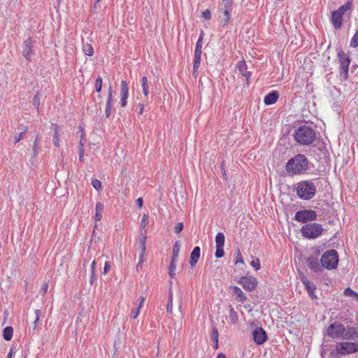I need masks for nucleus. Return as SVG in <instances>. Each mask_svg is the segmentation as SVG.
Returning a JSON list of instances; mask_svg holds the SVG:
<instances>
[{
  "mask_svg": "<svg viewBox=\"0 0 358 358\" xmlns=\"http://www.w3.org/2000/svg\"><path fill=\"white\" fill-rule=\"evenodd\" d=\"M201 15L206 20H210L211 18V12L209 9H206L202 12Z\"/></svg>",
  "mask_w": 358,
  "mask_h": 358,
  "instance_id": "09e8293b",
  "label": "nucleus"
},
{
  "mask_svg": "<svg viewBox=\"0 0 358 358\" xmlns=\"http://www.w3.org/2000/svg\"><path fill=\"white\" fill-rule=\"evenodd\" d=\"M127 99H128V96L121 95L120 104H121L122 107H125L127 106Z\"/></svg>",
  "mask_w": 358,
  "mask_h": 358,
  "instance_id": "4d7b16f0",
  "label": "nucleus"
},
{
  "mask_svg": "<svg viewBox=\"0 0 358 358\" xmlns=\"http://www.w3.org/2000/svg\"><path fill=\"white\" fill-rule=\"evenodd\" d=\"M178 262V259L171 257V263L169 268L176 269V263Z\"/></svg>",
  "mask_w": 358,
  "mask_h": 358,
  "instance_id": "6e6d98bb",
  "label": "nucleus"
},
{
  "mask_svg": "<svg viewBox=\"0 0 358 358\" xmlns=\"http://www.w3.org/2000/svg\"><path fill=\"white\" fill-rule=\"evenodd\" d=\"M352 10V0H348L346 3L341 6L336 10L343 16L347 12H349V15H350Z\"/></svg>",
  "mask_w": 358,
  "mask_h": 358,
  "instance_id": "aec40b11",
  "label": "nucleus"
},
{
  "mask_svg": "<svg viewBox=\"0 0 358 358\" xmlns=\"http://www.w3.org/2000/svg\"><path fill=\"white\" fill-rule=\"evenodd\" d=\"M238 282L247 291L255 290L257 286V280L253 276H243Z\"/></svg>",
  "mask_w": 358,
  "mask_h": 358,
  "instance_id": "9b49d317",
  "label": "nucleus"
},
{
  "mask_svg": "<svg viewBox=\"0 0 358 358\" xmlns=\"http://www.w3.org/2000/svg\"><path fill=\"white\" fill-rule=\"evenodd\" d=\"M180 241H178L173 245V254H172L171 257L178 259V255L180 252Z\"/></svg>",
  "mask_w": 358,
  "mask_h": 358,
  "instance_id": "2f4dec72",
  "label": "nucleus"
},
{
  "mask_svg": "<svg viewBox=\"0 0 358 358\" xmlns=\"http://www.w3.org/2000/svg\"><path fill=\"white\" fill-rule=\"evenodd\" d=\"M320 255V250L316 249L314 252L306 259L308 268L315 273H320L322 271V266L319 262L318 257Z\"/></svg>",
  "mask_w": 358,
  "mask_h": 358,
  "instance_id": "9d476101",
  "label": "nucleus"
},
{
  "mask_svg": "<svg viewBox=\"0 0 358 358\" xmlns=\"http://www.w3.org/2000/svg\"><path fill=\"white\" fill-rule=\"evenodd\" d=\"M358 352V343L352 342H338L335 349L330 352L331 357L336 358L338 355H346Z\"/></svg>",
  "mask_w": 358,
  "mask_h": 358,
  "instance_id": "20e7f679",
  "label": "nucleus"
},
{
  "mask_svg": "<svg viewBox=\"0 0 358 358\" xmlns=\"http://www.w3.org/2000/svg\"><path fill=\"white\" fill-rule=\"evenodd\" d=\"M224 235L222 232H218L215 236L216 246H224Z\"/></svg>",
  "mask_w": 358,
  "mask_h": 358,
  "instance_id": "c85d7f7f",
  "label": "nucleus"
},
{
  "mask_svg": "<svg viewBox=\"0 0 358 358\" xmlns=\"http://www.w3.org/2000/svg\"><path fill=\"white\" fill-rule=\"evenodd\" d=\"M337 58L340 64L339 73L343 81H345L348 78L349 65L351 59L348 53L341 50L337 54Z\"/></svg>",
  "mask_w": 358,
  "mask_h": 358,
  "instance_id": "0eeeda50",
  "label": "nucleus"
},
{
  "mask_svg": "<svg viewBox=\"0 0 358 358\" xmlns=\"http://www.w3.org/2000/svg\"><path fill=\"white\" fill-rule=\"evenodd\" d=\"M343 16L337 10L331 13V22L335 29H340L343 25Z\"/></svg>",
  "mask_w": 358,
  "mask_h": 358,
  "instance_id": "2eb2a0df",
  "label": "nucleus"
},
{
  "mask_svg": "<svg viewBox=\"0 0 358 358\" xmlns=\"http://www.w3.org/2000/svg\"><path fill=\"white\" fill-rule=\"evenodd\" d=\"M345 325L339 322L331 323L327 329L326 334L331 338H343L345 333Z\"/></svg>",
  "mask_w": 358,
  "mask_h": 358,
  "instance_id": "6e6552de",
  "label": "nucleus"
},
{
  "mask_svg": "<svg viewBox=\"0 0 358 358\" xmlns=\"http://www.w3.org/2000/svg\"><path fill=\"white\" fill-rule=\"evenodd\" d=\"M233 293L237 296V300L241 303H244L247 300V297L243 292L241 289L237 286L233 287Z\"/></svg>",
  "mask_w": 358,
  "mask_h": 358,
  "instance_id": "4be33fe9",
  "label": "nucleus"
},
{
  "mask_svg": "<svg viewBox=\"0 0 358 358\" xmlns=\"http://www.w3.org/2000/svg\"><path fill=\"white\" fill-rule=\"evenodd\" d=\"M324 229L321 224L310 222L303 225L301 229L302 236L308 239H315L322 235Z\"/></svg>",
  "mask_w": 358,
  "mask_h": 358,
  "instance_id": "423d86ee",
  "label": "nucleus"
},
{
  "mask_svg": "<svg viewBox=\"0 0 358 358\" xmlns=\"http://www.w3.org/2000/svg\"><path fill=\"white\" fill-rule=\"evenodd\" d=\"M301 281L302 282V283L303 284V285L305 287L308 286V285L311 284L312 282H310L308 278L306 277V276H302L301 278Z\"/></svg>",
  "mask_w": 358,
  "mask_h": 358,
  "instance_id": "052dcab7",
  "label": "nucleus"
},
{
  "mask_svg": "<svg viewBox=\"0 0 358 358\" xmlns=\"http://www.w3.org/2000/svg\"><path fill=\"white\" fill-rule=\"evenodd\" d=\"M141 85L143 89V93L144 96H147L148 95V79L145 76H143L141 78Z\"/></svg>",
  "mask_w": 358,
  "mask_h": 358,
  "instance_id": "7c9ffc66",
  "label": "nucleus"
},
{
  "mask_svg": "<svg viewBox=\"0 0 358 358\" xmlns=\"http://www.w3.org/2000/svg\"><path fill=\"white\" fill-rule=\"evenodd\" d=\"M138 108H139L138 114H139V115L143 114V109H144V104H143V103H138Z\"/></svg>",
  "mask_w": 358,
  "mask_h": 358,
  "instance_id": "338daca9",
  "label": "nucleus"
},
{
  "mask_svg": "<svg viewBox=\"0 0 358 358\" xmlns=\"http://www.w3.org/2000/svg\"><path fill=\"white\" fill-rule=\"evenodd\" d=\"M294 189L299 199L309 201L316 195L317 186L313 180H303L296 184Z\"/></svg>",
  "mask_w": 358,
  "mask_h": 358,
  "instance_id": "f03ea898",
  "label": "nucleus"
},
{
  "mask_svg": "<svg viewBox=\"0 0 358 358\" xmlns=\"http://www.w3.org/2000/svg\"><path fill=\"white\" fill-rule=\"evenodd\" d=\"M145 241L146 235L145 234H141L139 237V243L142 249V252H144L145 250Z\"/></svg>",
  "mask_w": 358,
  "mask_h": 358,
  "instance_id": "c9c22d12",
  "label": "nucleus"
},
{
  "mask_svg": "<svg viewBox=\"0 0 358 358\" xmlns=\"http://www.w3.org/2000/svg\"><path fill=\"white\" fill-rule=\"evenodd\" d=\"M201 254V249L199 246H196L194 248L193 250L191 252L190 258H189V264L191 266H194L198 262Z\"/></svg>",
  "mask_w": 358,
  "mask_h": 358,
  "instance_id": "6ab92c4d",
  "label": "nucleus"
},
{
  "mask_svg": "<svg viewBox=\"0 0 358 358\" xmlns=\"http://www.w3.org/2000/svg\"><path fill=\"white\" fill-rule=\"evenodd\" d=\"M173 310V292L171 289L169 290V301L166 306V311L169 313H172Z\"/></svg>",
  "mask_w": 358,
  "mask_h": 358,
  "instance_id": "473e14b6",
  "label": "nucleus"
},
{
  "mask_svg": "<svg viewBox=\"0 0 358 358\" xmlns=\"http://www.w3.org/2000/svg\"><path fill=\"white\" fill-rule=\"evenodd\" d=\"M92 185L97 191H99L101 189V182L97 179L93 180L92 181Z\"/></svg>",
  "mask_w": 358,
  "mask_h": 358,
  "instance_id": "c03bdc74",
  "label": "nucleus"
},
{
  "mask_svg": "<svg viewBox=\"0 0 358 358\" xmlns=\"http://www.w3.org/2000/svg\"><path fill=\"white\" fill-rule=\"evenodd\" d=\"M358 337V329L355 327L348 326L345 328L343 340H355Z\"/></svg>",
  "mask_w": 358,
  "mask_h": 358,
  "instance_id": "f3484780",
  "label": "nucleus"
},
{
  "mask_svg": "<svg viewBox=\"0 0 358 358\" xmlns=\"http://www.w3.org/2000/svg\"><path fill=\"white\" fill-rule=\"evenodd\" d=\"M321 266L322 268L328 270L336 269L338 264V253L334 249L326 251L320 259Z\"/></svg>",
  "mask_w": 358,
  "mask_h": 358,
  "instance_id": "39448f33",
  "label": "nucleus"
},
{
  "mask_svg": "<svg viewBox=\"0 0 358 358\" xmlns=\"http://www.w3.org/2000/svg\"><path fill=\"white\" fill-rule=\"evenodd\" d=\"M103 211V204L101 202H97L96 204V213L94 220L96 222L101 220L102 217V213Z\"/></svg>",
  "mask_w": 358,
  "mask_h": 358,
  "instance_id": "5701e85b",
  "label": "nucleus"
},
{
  "mask_svg": "<svg viewBox=\"0 0 358 358\" xmlns=\"http://www.w3.org/2000/svg\"><path fill=\"white\" fill-rule=\"evenodd\" d=\"M83 51L85 53V55L88 56H92L94 54V49L92 46L89 43L83 45Z\"/></svg>",
  "mask_w": 358,
  "mask_h": 358,
  "instance_id": "f704fd0d",
  "label": "nucleus"
},
{
  "mask_svg": "<svg viewBox=\"0 0 358 358\" xmlns=\"http://www.w3.org/2000/svg\"><path fill=\"white\" fill-rule=\"evenodd\" d=\"M218 337H219L218 331L215 327H213L212 329L211 338L214 343V348L215 349H217L219 347Z\"/></svg>",
  "mask_w": 358,
  "mask_h": 358,
  "instance_id": "bb28decb",
  "label": "nucleus"
},
{
  "mask_svg": "<svg viewBox=\"0 0 358 358\" xmlns=\"http://www.w3.org/2000/svg\"><path fill=\"white\" fill-rule=\"evenodd\" d=\"M183 227H184V225H183L182 222L177 223L174 228L175 233L179 234L180 232L182 231V230L183 229Z\"/></svg>",
  "mask_w": 358,
  "mask_h": 358,
  "instance_id": "de8ad7c7",
  "label": "nucleus"
},
{
  "mask_svg": "<svg viewBox=\"0 0 358 358\" xmlns=\"http://www.w3.org/2000/svg\"><path fill=\"white\" fill-rule=\"evenodd\" d=\"M350 46L355 48L358 47V29L356 31L351 39Z\"/></svg>",
  "mask_w": 358,
  "mask_h": 358,
  "instance_id": "e433bc0d",
  "label": "nucleus"
},
{
  "mask_svg": "<svg viewBox=\"0 0 358 358\" xmlns=\"http://www.w3.org/2000/svg\"><path fill=\"white\" fill-rule=\"evenodd\" d=\"M113 98H110V96H108L105 110V115L106 117H109L110 116L111 110L113 108Z\"/></svg>",
  "mask_w": 358,
  "mask_h": 358,
  "instance_id": "b1692460",
  "label": "nucleus"
},
{
  "mask_svg": "<svg viewBox=\"0 0 358 358\" xmlns=\"http://www.w3.org/2000/svg\"><path fill=\"white\" fill-rule=\"evenodd\" d=\"M201 54L194 53V65H193V74H196L201 64Z\"/></svg>",
  "mask_w": 358,
  "mask_h": 358,
  "instance_id": "393cba45",
  "label": "nucleus"
},
{
  "mask_svg": "<svg viewBox=\"0 0 358 358\" xmlns=\"http://www.w3.org/2000/svg\"><path fill=\"white\" fill-rule=\"evenodd\" d=\"M279 97V93L278 91L273 90L267 94L264 99V102L266 105H272L275 103Z\"/></svg>",
  "mask_w": 358,
  "mask_h": 358,
  "instance_id": "a211bd4d",
  "label": "nucleus"
},
{
  "mask_svg": "<svg viewBox=\"0 0 358 358\" xmlns=\"http://www.w3.org/2000/svg\"><path fill=\"white\" fill-rule=\"evenodd\" d=\"M35 314H36V318L34 321V326H33V329H35L37 327V324L38 323V320H39V318H40V315H41V310H35Z\"/></svg>",
  "mask_w": 358,
  "mask_h": 358,
  "instance_id": "a18cd8bd",
  "label": "nucleus"
},
{
  "mask_svg": "<svg viewBox=\"0 0 358 358\" xmlns=\"http://www.w3.org/2000/svg\"><path fill=\"white\" fill-rule=\"evenodd\" d=\"M344 293L346 296H355L358 299V294L354 290L351 289L350 287L346 288L344 291Z\"/></svg>",
  "mask_w": 358,
  "mask_h": 358,
  "instance_id": "ea45409f",
  "label": "nucleus"
},
{
  "mask_svg": "<svg viewBox=\"0 0 358 358\" xmlns=\"http://www.w3.org/2000/svg\"><path fill=\"white\" fill-rule=\"evenodd\" d=\"M305 287L311 299H314L317 298L316 295L315 294L316 286L314 285V283L312 282Z\"/></svg>",
  "mask_w": 358,
  "mask_h": 358,
  "instance_id": "c756f323",
  "label": "nucleus"
},
{
  "mask_svg": "<svg viewBox=\"0 0 358 358\" xmlns=\"http://www.w3.org/2000/svg\"><path fill=\"white\" fill-rule=\"evenodd\" d=\"M33 104L35 108L38 110L40 106V97L38 93H37L33 99Z\"/></svg>",
  "mask_w": 358,
  "mask_h": 358,
  "instance_id": "a19ab883",
  "label": "nucleus"
},
{
  "mask_svg": "<svg viewBox=\"0 0 358 358\" xmlns=\"http://www.w3.org/2000/svg\"><path fill=\"white\" fill-rule=\"evenodd\" d=\"M237 68L242 76L245 78V84L248 86L252 73L250 71H247V66L245 61L242 60L238 62L237 64Z\"/></svg>",
  "mask_w": 358,
  "mask_h": 358,
  "instance_id": "dca6fc26",
  "label": "nucleus"
},
{
  "mask_svg": "<svg viewBox=\"0 0 358 358\" xmlns=\"http://www.w3.org/2000/svg\"><path fill=\"white\" fill-rule=\"evenodd\" d=\"M310 150L317 155L320 158H321L322 155H325L327 152L325 143L320 138H315V140L312 143Z\"/></svg>",
  "mask_w": 358,
  "mask_h": 358,
  "instance_id": "f8f14e48",
  "label": "nucleus"
},
{
  "mask_svg": "<svg viewBox=\"0 0 358 358\" xmlns=\"http://www.w3.org/2000/svg\"><path fill=\"white\" fill-rule=\"evenodd\" d=\"M233 4V0H222V5L224 8H231Z\"/></svg>",
  "mask_w": 358,
  "mask_h": 358,
  "instance_id": "3c124183",
  "label": "nucleus"
},
{
  "mask_svg": "<svg viewBox=\"0 0 358 358\" xmlns=\"http://www.w3.org/2000/svg\"><path fill=\"white\" fill-rule=\"evenodd\" d=\"M48 283H45L43 285L41 290H40V293L41 294L42 296H44L47 291H48Z\"/></svg>",
  "mask_w": 358,
  "mask_h": 358,
  "instance_id": "13d9d810",
  "label": "nucleus"
},
{
  "mask_svg": "<svg viewBox=\"0 0 358 358\" xmlns=\"http://www.w3.org/2000/svg\"><path fill=\"white\" fill-rule=\"evenodd\" d=\"M238 263H243V259L241 256V252L239 250H238L237 257H236L235 264H238Z\"/></svg>",
  "mask_w": 358,
  "mask_h": 358,
  "instance_id": "bf43d9fd",
  "label": "nucleus"
},
{
  "mask_svg": "<svg viewBox=\"0 0 358 358\" xmlns=\"http://www.w3.org/2000/svg\"><path fill=\"white\" fill-rule=\"evenodd\" d=\"M222 10L223 12V16H224V15L230 16L231 8L223 7V8H222Z\"/></svg>",
  "mask_w": 358,
  "mask_h": 358,
  "instance_id": "680f3d73",
  "label": "nucleus"
},
{
  "mask_svg": "<svg viewBox=\"0 0 358 358\" xmlns=\"http://www.w3.org/2000/svg\"><path fill=\"white\" fill-rule=\"evenodd\" d=\"M26 131H27V128L24 129V130L23 131H21L19 134L18 136H15V143H17L21 141V139L23 138L24 135L25 134Z\"/></svg>",
  "mask_w": 358,
  "mask_h": 358,
  "instance_id": "864d4df0",
  "label": "nucleus"
},
{
  "mask_svg": "<svg viewBox=\"0 0 358 358\" xmlns=\"http://www.w3.org/2000/svg\"><path fill=\"white\" fill-rule=\"evenodd\" d=\"M314 165L303 154H296L290 158L285 164V169L290 176L306 174Z\"/></svg>",
  "mask_w": 358,
  "mask_h": 358,
  "instance_id": "f257e3e1",
  "label": "nucleus"
},
{
  "mask_svg": "<svg viewBox=\"0 0 358 358\" xmlns=\"http://www.w3.org/2000/svg\"><path fill=\"white\" fill-rule=\"evenodd\" d=\"M201 49H202V42L201 41H197L196 43L195 50L194 53L201 54Z\"/></svg>",
  "mask_w": 358,
  "mask_h": 358,
  "instance_id": "8fccbe9b",
  "label": "nucleus"
},
{
  "mask_svg": "<svg viewBox=\"0 0 358 358\" xmlns=\"http://www.w3.org/2000/svg\"><path fill=\"white\" fill-rule=\"evenodd\" d=\"M110 263L106 262H105V265H104V267H103V271L102 272L103 274H106L108 272V271L110 270Z\"/></svg>",
  "mask_w": 358,
  "mask_h": 358,
  "instance_id": "0e129e2a",
  "label": "nucleus"
},
{
  "mask_svg": "<svg viewBox=\"0 0 358 358\" xmlns=\"http://www.w3.org/2000/svg\"><path fill=\"white\" fill-rule=\"evenodd\" d=\"M176 269L169 268V274L171 278H173L176 275Z\"/></svg>",
  "mask_w": 358,
  "mask_h": 358,
  "instance_id": "774afa93",
  "label": "nucleus"
},
{
  "mask_svg": "<svg viewBox=\"0 0 358 358\" xmlns=\"http://www.w3.org/2000/svg\"><path fill=\"white\" fill-rule=\"evenodd\" d=\"M148 224V217L146 214L143 215L141 222V227L142 229H145Z\"/></svg>",
  "mask_w": 358,
  "mask_h": 358,
  "instance_id": "37998d69",
  "label": "nucleus"
},
{
  "mask_svg": "<svg viewBox=\"0 0 358 358\" xmlns=\"http://www.w3.org/2000/svg\"><path fill=\"white\" fill-rule=\"evenodd\" d=\"M129 88L128 85L125 80L121 81L120 94L128 96Z\"/></svg>",
  "mask_w": 358,
  "mask_h": 358,
  "instance_id": "72a5a7b5",
  "label": "nucleus"
},
{
  "mask_svg": "<svg viewBox=\"0 0 358 358\" xmlns=\"http://www.w3.org/2000/svg\"><path fill=\"white\" fill-rule=\"evenodd\" d=\"M216 258H221L224 255V246H216L215 254Z\"/></svg>",
  "mask_w": 358,
  "mask_h": 358,
  "instance_id": "58836bf2",
  "label": "nucleus"
},
{
  "mask_svg": "<svg viewBox=\"0 0 358 358\" xmlns=\"http://www.w3.org/2000/svg\"><path fill=\"white\" fill-rule=\"evenodd\" d=\"M140 312V306L137 307L136 308L132 310L131 313V317L133 319H135L138 317Z\"/></svg>",
  "mask_w": 358,
  "mask_h": 358,
  "instance_id": "603ef678",
  "label": "nucleus"
},
{
  "mask_svg": "<svg viewBox=\"0 0 358 358\" xmlns=\"http://www.w3.org/2000/svg\"><path fill=\"white\" fill-rule=\"evenodd\" d=\"M79 132H80V140L79 142V150H80V149H84L83 148L84 143L83 142V138L84 136V129L82 127H79Z\"/></svg>",
  "mask_w": 358,
  "mask_h": 358,
  "instance_id": "79ce46f5",
  "label": "nucleus"
},
{
  "mask_svg": "<svg viewBox=\"0 0 358 358\" xmlns=\"http://www.w3.org/2000/svg\"><path fill=\"white\" fill-rule=\"evenodd\" d=\"M102 89V78L101 76H98V78L95 80V90L97 92H100Z\"/></svg>",
  "mask_w": 358,
  "mask_h": 358,
  "instance_id": "4c0bfd02",
  "label": "nucleus"
},
{
  "mask_svg": "<svg viewBox=\"0 0 358 358\" xmlns=\"http://www.w3.org/2000/svg\"><path fill=\"white\" fill-rule=\"evenodd\" d=\"M294 219L299 222L307 223L316 220L317 213L311 209H303L295 213Z\"/></svg>",
  "mask_w": 358,
  "mask_h": 358,
  "instance_id": "1a4fd4ad",
  "label": "nucleus"
},
{
  "mask_svg": "<svg viewBox=\"0 0 358 358\" xmlns=\"http://www.w3.org/2000/svg\"><path fill=\"white\" fill-rule=\"evenodd\" d=\"M229 317L233 324H236L238 319V315L231 305L229 306Z\"/></svg>",
  "mask_w": 358,
  "mask_h": 358,
  "instance_id": "cd10ccee",
  "label": "nucleus"
},
{
  "mask_svg": "<svg viewBox=\"0 0 358 358\" xmlns=\"http://www.w3.org/2000/svg\"><path fill=\"white\" fill-rule=\"evenodd\" d=\"M250 265L256 270L258 271L260 269L261 265L259 259L256 260H253L250 262Z\"/></svg>",
  "mask_w": 358,
  "mask_h": 358,
  "instance_id": "49530a36",
  "label": "nucleus"
},
{
  "mask_svg": "<svg viewBox=\"0 0 358 358\" xmlns=\"http://www.w3.org/2000/svg\"><path fill=\"white\" fill-rule=\"evenodd\" d=\"M13 329L12 327H6L3 331V337L5 341H10L13 337Z\"/></svg>",
  "mask_w": 358,
  "mask_h": 358,
  "instance_id": "a878e982",
  "label": "nucleus"
},
{
  "mask_svg": "<svg viewBox=\"0 0 358 358\" xmlns=\"http://www.w3.org/2000/svg\"><path fill=\"white\" fill-rule=\"evenodd\" d=\"M253 340L257 345H262L264 343L268 337L266 332L262 327L256 328L252 332Z\"/></svg>",
  "mask_w": 358,
  "mask_h": 358,
  "instance_id": "4468645a",
  "label": "nucleus"
},
{
  "mask_svg": "<svg viewBox=\"0 0 358 358\" xmlns=\"http://www.w3.org/2000/svg\"><path fill=\"white\" fill-rule=\"evenodd\" d=\"M136 206L138 207V208H142L143 206V200L141 197L138 198L136 199Z\"/></svg>",
  "mask_w": 358,
  "mask_h": 358,
  "instance_id": "69168bd1",
  "label": "nucleus"
},
{
  "mask_svg": "<svg viewBox=\"0 0 358 358\" xmlns=\"http://www.w3.org/2000/svg\"><path fill=\"white\" fill-rule=\"evenodd\" d=\"M220 17L221 18V22L222 23L223 26L227 25L230 20V16H227V15L223 16L222 15V16H220Z\"/></svg>",
  "mask_w": 358,
  "mask_h": 358,
  "instance_id": "5fc2aeb1",
  "label": "nucleus"
},
{
  "mask_svg": "<svg viewBox=\"0 0 358 358\" xmlns=\"http://www.w3.org/2000/svg\"><path fill=\"white\" fill-rule=\"evenodd\" d=\"M34 45L31 38L26 39L22 45V55L27 60L29 61L31 57L34 55Z\"/></svg>",
  "mask_w": 358,
  "mask_h": 358,
  "instance_id": "ddd939ff",
  "label": "nucleus"
},
{
  "mask_svg": "<svg viewBox=\"0 0 358 358\" xmlns=\"http://www.w3.org/2000/svg\"><path fill=\"white\" fill-rule=\"evenodd\" d=\"M52 129L54 130L55 134L53 137V144L55 147L59 146V136L60 129L59 127L56 124H52Z\"/></svg>",
  "mask_w": 358,
  "mask_h": 358,
  "instance_id": "412c9836",
  "label": "nucleus"
},
{
  "mask_svg": "<svg viewBox=\"0 0 358 358\" xmlns=\"http://www.w3.org/2000/svg\"><path fill=\"white\" fill-rule=\"evenodd\" d=\"M38 139H39L38 136H36V137L35 138V141H34V146H33V151H34V155L37 154L36 148H37Z\"/></svg>",
  "mask_w": 358,
  "mask_h": 358,
  "instance_id": "e2e57ef3",
  "label": "nucleus"
},
{
  "mask_svg": "<svg viewBox=\"0 0 358 358\" xmlns=\"http://www.w3.org/2000/svg\"><path fill=\"white\" fill-rule=\"evenodd\" d=\"M294 140L301 145H311L316 138V133L310 127L303 125L294 130Z\"/></svg>",
  "mask_w": 358,
  "mask_h": 358,
  "instance_id": "7ed1b4c3",
  "label": "nucleus"
}]
</instances>
